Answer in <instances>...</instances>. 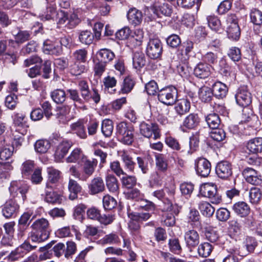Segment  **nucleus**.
Returning a JSON list of instances; mask_svg holds the SVG:
<instances>
[{
    "label": "nucleus",
    "instance_id": "f257e3e1",
    "mask_svg": "<svg viewBox=\"0 0 262 262\" xmlns=\"http://www.w3.org/2000/svg\"><path fill=\"white\" fill-rule=\"evenodd\" d=\"M134 127L133 124L122 121L116 126V133L122 143L130 145L134 140Z\"/></svg>",
    "mask_w": 262,
    "mask_h": 262
},
{
    "label": "nucleus",
    "instance_id": "f03ea898",
    "mask_svg": "<svg viewBox=\"0 0 262 262\" xmlns=\"http://www.w3.org/2000/svg\"><path fill=\"white\" fill-rule=\"evenodd\" d=\"M181 207L177 204H172L168 201V203H165L162 211V223L166 227H172L175 224L174 215H178L180 212Z\"/></svg>",
    "mask_w": 262,
    "mask_h": 262
},
{
    "label": "nucleus",
    "instance_id": "7ed1b4c3",
    "mask_svg": "<svg viewBox=\"0 0 262 262\" xmlns=\"http://www.w3.org/2000/svg\"><path fill=\"white\" fill-rule=\"evenodd\" d=\"M187 228L189 229H208L209 228V220L204 221L200 220L198 211L195 209H190L187 216Z\"/></svg>",
    "mask_w": 262,
    "mask_h": 262
},
{
    "label": "nucleus",
    "instance_id": "20e7f679",
    "mask_svg": "<svg viewBox=\"0 0 262 262\" xmlns=\"http://www.w3.org/2000/svg\"><path fill=\"white\" fill-rule=\"evenodd\" d=\"M200 192L203 196L208 198L212 204H219L222 202V196L217 191L216 186L213 183L202 184L200 188Z\"/></svg>",
    "mask_w": 262,
    "mask_h": 262
},
{
    "label": "nucleus",
    "instance_id": "39448f33",
    "mask_svg": "<svg viewBox=\"0 0 262 262\" xmlns=\"http://www.w3.org/2000/svg\"><path fill=\"white\" fill-rule=\"evenodd\" d=\"M78 85L81 96L84 101L88 102L92 100L96 104L99 102L100 95L96 89L93 88L90 90L88 83L84 80L80 81Z\"/></svg>",
    "mask_w": 262,
    "mask_h": 262
},
{
    "label": "nucleus",
    "instance_id": "423d86ee",
    "mask_svg": "<svg viewBox=\"0 0 262 262\" xmlns=\"http://www.w3.org/2000/svg\"><path fill=\"white\" fill-rule=\"evenodd\" d=\"M29 189V186L24 182L21 181H12L9 188L10 195L13 198L24 202L26 199V194Z\"/></svg>",
    "mask_w": 262,
    "mask_h": 262
},
{
    "label": "nucleus",
    "instance_id": "0eeeda50",
    "mask_svg": "<svg viewBox=\"0 0 262 262\" xmlns=\"http://www.w3.org/2000/svg\"><path fill=\"white\" fill-rule=\"evenodd\" d=\"M177 90L174 86L165 87L158 91V100L167 105L173 104L176 101Z\"/></svg>",
    "mask_w": 262,
    "mask_h": 262
},
{
    "label": "nucleus",
    "instance_id": "6e6552de",
    "mask_svg": "<svg viewBox=\"0 0 262 262\" xmlns=\"http://www.w3.org/2000/svg\"><path fill=\"white\" fill-rule=\"evenodd\" d=\"M163 52L162 44L158 38L150 39L146 47L147 55L151 59H157L161 57Z\"/></svg>",
    "mask_w": 262,
    "mask_h": 262
},
{
    "label": "nucleus",
    "instance_id": "1a4fd4ad",
    "mask_svg": "<svg viewBox=\"0 0 262 262\" xmlns=\"http://www.w3.org/2000/svg\"><path fill=\"white\" fill-rule=\"evenodd\" d=\"M235 98L236 103L243 107L249 105L252 101L251 94L246 86H241L237 90Z\"/></svg>",
    "mask_w": 262,
    "mask_h": 262
},
{
    "label": "nucleus",
    "instance_id": "9d476101",
    "mask_svg": "<svg viewBox=\"0 0 262 262\" xmlns=\"http://www.w3.org/2000/svg\"><path fill=\"white\" fill-rule=\"evenodd\" d=\"M140 131L141 135L148 138L152 135L155 139L159 137L158 126L155 123L143 122L140 125Z\"/></svg>",
    "mask_w": 262,
    "mask_h": 262
},
{
    "label": "nucleus",
    "instance_id": "9b49d317",
    "mask_svg": "<svg viewBox=\"0 0 262 262\" xmlns=\"http://www.w3.org/2000/svg\"><path fill=\"white\" fill-rule=\"evenodd\" d=\"M195 168L198 175L206 177L211 171V164L206 159L200 158L195 161Z\"/></svg>",
    "mask_w": 262,
    "mask_h": 262
},
{
    "label": "nucleus",
    "instance_id": "f8f14e48",
    "mask_svg": "<svg viewBox=\"0 0 262 262\" xmlns=\"http://www.w3.org/2000/svg\"><path fill=\"white\" fill-rule=\"evenodd\" d=\"M98 164L96 159H85L83 161L82 167V173L84 181H86L94 172Z\"/></svg>",
    "mask_w": 262,
    "mask_h": 262
},
{
    "label": "nucleus",
    "instance_id": "ddd939ff",
    "mask_svg": "<svg viewBox=\"0 0 262 262\" xmlns=\"http://www.w3.org/2000/svg\"><path fill=\"white\" fill-rule=\"evenodd\" d=\"M232 168L231 163L226 161H223L217 163L215 172L221 179H226L231 176Z\"/></svg>",
    "mask_w": 262,
    "mask_h": 262
},
{
    "label": "nucleus",
    "instance_id": "4468645a",
    "mask_svg": "<svg viewBox=\"0 0 262 262\" xmlns=\"http://www.w3.org/2000/svg\"><path fill=\"white\" fill-rule=\"evenodd\" d=\"M72 146V143L70 141L63 140L60 142L57 146L55 151V161L57 162H61Z\"/></svg>",
    "mask_w": 262,
    "mask_h": 262
},
{
    "label": "nucleus",
    "instance_id": "2eb2a0df",
    "mask_svg": "<svg viewBox=\"0 0 262 262\" xmlns=\"http://www.w3.org/2000/svg\"><path fill=\"white\" fill-rule=\"evenodd\" d=\"M42 51L45 54L59 55L62 49L59 42L46 40L43 42Z\"/></svg>",
    "mask_w": 262,
    "mask_h": 262
},
{
    "label": "nucleus",
    "instance_id": "dca6fc26",
    "mask_svg": "<svg viewBox=\"0 0 262 262\" xmlns=\"http://www.w3.org/2000/svg\"><path fill=\"white\" fill-rule=\"evenodd\" d=\"M242 174L246 181L250 184L258 185L262 183L261 177L258 175L257 171L253 168H246L243 171Z\"/></svg>",
    "mask_w": 262,
    "mask_h": 262
},
{
    "label": "nucleus",
    "instance_id": "f3484780",
    "mask_svg": "<svg viewBox=\"0 0 262 262\" xmlns=\"http://www.w3.org/2000/svg\"><path fill=\"white\" fill-rule=\"evenodd\" d=\"M13 124L16 127V131L21 133L22 134H26L27 128L29 127L27 122V118L26 116L21 113H17L14 115L13 118Z\"/></svg>",
    "mask_w": 262,
    "mask_h": 262
},
{
    "label": "nucleus",
    "instance_id": "a211bd4d",
    "mask_svg": "<svg viewBox=\"0 0 262 262\" xmlns=\"http://www.w3.org/2000/svg\"><path fill=\"white\" fill-rule=\"evenodd\" d=\"M17 201L10 199L6 202L2 209L3 215L6 218L11 217L18 212L19 206L17 203Z\"/></svg>",
    "mask_w": 262,
    "mask_h": 262
},
{
    "label": "nucleus",
    "instance_id": "6ab92c4d",
    "mask_svg": "<svg viewBox=\"0 0 262 262\" xmlns=\"http://www.w3.org/2000/svg\"><path fill=\"white\" fill-rule=\"evenodd\" d=\"M199 122L200 119L198 114L191 113L184 119L180 128L182 131L185 132V129H192L196 127Z\"/></svg>",
    "mask_w": 262,
    "mask_h": 262
},
{
    "label": "nucleus",
    "instance_id": "aec40b11",
    "mask_svg": "<svg viewBox=\"0 0 262 262\" xmlns=\"http://www.w3.org/2000/svg\"><path fill=\"white\" fill-rule=\"evenodd\" d=\"M89 193L95 195L103 192L105 189V185L103 179L99 177L93 179L88 186Z\"/></svg>",
    "mask_w": 262,
    "mask_h": 262
},
{
    "label": "nucleus",
    "instance_id": "412c9836",
    "mask_svg": "<svg viewBox=\"0 0 262 262\" xmlns=\"http://www.w3.org/2000/svg\"><path fill=\"white\" fill-rule=\"evenodd\" d=\"M119 156L124 164L125 168L128 172H134L136 163L133 161V158L130 156L128 152L123 150L119 152Z\"/></svg>",
    "mask_w": 262,
    "mask_h": 262
},
{
    "label": "nucleus",
    "instance_id": "4be33fe9",
    "mask_svg": "<svg viewBox=\"0 0 262 262\" xmlns=\"http://www.w3.org/2000/svg\"><path fill=\"white\" fill-rule=\"evenodd\" d=\"M212 69L211 66L204 62H200L194 69V74L199 78H205L210 75Z\"/></svg>",
    "mask_w": 262,
    "mask_h": 262
},
{
    "label": "nucleus",
    "instance_id": "5701e85b",
    "mask_svg": "<svg viewBox=\"0 0 262 262\" xmlns=\"http://www.w3.org/2000/svg\"><path fill=\"white\" fill-rule=\"evenodd\" d=\"M190 108V102L187 99L178 100L175 103L174 110L177 114L182 116L188 113Z\"/></svg>",
    "mask_w": 262,
    "mask_h": 262
},
{
    "label": "nucleus",
    "instance_id": "b1692460",
    "mask_svg": "<svg viewBox=\"0 0 262 262\" xmlns=\"http://www.w3.org/2000/svg\"><path fill=\"white\" fill-rule=\"evenodd\" d=\"M127 16L128 21L135 26L140 25L142 21V12L135 8H131L128 10Z\"/></svg>",
    "mask_w": 262,
    "mask_h": 262
},
{
    "label": "nucleus",
    "instance_id": "393cba45",
    "mask_svg": "<svg viewBox=\"0 0 262 262\" xmlns=\"http://www.w3.org/2000/svg\"><path fill=\"white\" fill-rule=\"evenodd\" d=\"M106 186L110 192L118 193L119 190V182L116 177L108 174L105 178Z\"/></svg>",
    "mask_w": 262,
    "mask_h": 262
},
{
    "label": "nucleus",
    "instance_id": "a878e982",
    "mask_svg": "<svg viewBox=\"0 0 262 262\" xmlns=\"http://www.w3.org/2000/svg\"><path fill=\"white\" fill-rule=\"evenodd\" d=\"M84 124V120H79L70 125L71 130L81 139H85L87 137Z\"/></svg>",
    "mask_w": 262,
    "mask_h": 262
},
{
    "label": "nucleus",
    "instance_id": "bb28decb",
    "mask_svg": "<svg viewBox=\"0 0 262 262\" xmlns=\"http://www.w3.org/2000/svg\"><path fill=\"white\" fill-rule=\"evenodd\" d=\"M185 240L189 248H193L199 243V235L196 230H188L185 234Z\"/></svg>",
    "mask_w": 262,
    "mask_h": 262
},
{
    "label": "nucleus",
    "instance_id": "cd10ccee",
    "mask_svg": "<svg viewBox=\"0 0 262 262\" xmlns=\"http://www.w3.org/2000/svg\"><path fill=\"white\" fill-rule=\"evenodd\" d=\"M247 149L254 154L262 152V138H254L250 140L247 144Z\"/></svg>",
    "mask_w": 262,
    "mask_h": 262
},
{
    "label": "nucleus",
    "instance_id": "c85d7f7f",
    "mask_svg": "<svg viewBox=\"0 0 262 262\" xmlns=\"http://www.w3.org/2000/svg\"><path fill=\"white\" fill-rule=\"evenodd\" d=\"M212 90L214 96L219 99L225 97L228 92L227 86L220 81H216L212 85Z\"/></svg>",
    "mask_w": 262,
    "mask_h": 262
},
{
    "label": "nucleus",
    "instance_id": "c756f323",
    "mask_svg": "<svg viewBox=\"0 0 262 262\" xmlns=\"http://www.w3.org/2000/svg\"><path fill=\"white\" fill-rule=\"evenodd\" d=\"M156 168L157 171L165 172L168 169V161L166 156L159 154L155 157Z\"/></svg>",
    "mask_w": 262,
    "mask_h": 262
},
{
    "label": "nucleus",
    "instance_id": "7c9ffc66",
    "mask_svg": "<svg viewBox=\"0 0 262 262\" xmlns=\"http://www.w3.org/2000/svg\"><path fill=\"white\" fill-rule=\"evenodd\" d=\"M68 189L70 192L69 196V199L74 200L77 198L78 194L81 192L82 187L76 181L70 179Z\"/></svg>",
    "mask_w": 262,
    "mask_h": 262
},
{
    "label": "nucleus",
    "instance_id": "2f4dec72",
    "mask_svg": "<svg viewBox=\"0 0 262 262\" xmlns=\"http://www.w3.org/2000/svg\"><path fill=\"white\" fill-rule=\"evenodd\" d=\"M232 208L235 213L241 217L247 216L250 211L249 206L244 202L236 203L233 206Z\"/></svg>",
    "mask_w": 262,
    "mask_h": 262
},
{
    "label": "nucleus",
    "instance_id": "473e14b6",
    "mask_svg": "<svg viewBox=\"0 0 262 262\" xmlns=\"http://www.w3.org/2000/svg\"><path fill=\"white\" fill-rule=\"evenodd\" d=\"M138 167L143 174H147L149 170L151 164L150 158L148 157H138L136 159Z\"/></svg>",
    "mask_w": 262,
    "mask_h": 262
},
{
    "label": "nucleus",
    "instance_id": "72a5a7b5",
    "mask_svg": "<svg viewBox=\"0 0 262 262\" xmlns=\"http://www.w3.org/2000/svg\"><path fill=\"white\" fill-rule=\"evenodd\" d=\"M207 19L209 27L212 30L219 33H221L223 30L221 21L217 16L210 15L207 17Z\"/></svg>",
    "mask_w": 262,
    "mask_h": 262
},
{
    "label": "nucleus",
    "instance_id": "f704fd0d",
    "mask_svg": "<svg viewBox=\"0 0 262 262\" xmlns=\"http://www.w3.org/2000/svg\"><path fill=\"white\" fill-rule=\"evenodd\" d=\"M158 17L162 16H169L171 13V9L167 4H155L154 5Z\"/></svg>",
    "mask_w": 262,
    "mask_h": 262
},
{
    "label": "nucleus",
    "instance_id": "c9c22d12",
    "mask_svg": "<svg viewBox=\"0 0 262 262\" xmlns=\"http://www.w3.org/2000/svg\"><path fill=\"white\" fill-rule=\"evenodd\" d=\"M97 55L101 61L106 63L112 61L115 57V54L109 49L104 48L100 50Z\"/></svg>",
    "mask_w": 262,
    "mask_h": 262
},
{
    "label": "nucleus",
    "instance_id": "e433bc0d",
    "mask_svg": "<svg viewBox=\"0 0 262 262\" xmlns=\"http://www.w3.org/2000/svg\"><path fill=\"white\" fill-rule=\"evenodd\" d=\"M146 62L145 57L142 53L135 52L133 57V64L135 69L139 70L143 67Z\"/></svg>",
    "mask_w": 262,
    "mask_h": 262
},
{
    "label": "nucleus",
    "instance_id": "4c0bfd02",
    "mask_svg": "<svg viewBox=\"0 0 262 262\" xmlns=\"http://www.w3.org/2000/svg\"><path fill=\"white\" fill-rule=\"evenodd\" d=\"M199 209L203 215L211 216L214 211L215 208L207 202H201L199 204Z\"/></svg>",
    "mask_w": 262,
    "mask_h": 262
},
{
    "label": "nucleus",
    "instance_id": "58836bf2",
    "mask_svg": "<svg viewBox=\"0 0 262 262\" xmlns=\"http://www.w3.org/2000/svg\"><path fill=\"white\" fill-rule=\"evenodd\" d=\"M36 152L39 154L46 153L50 147V143L47 140H38L34 144Z\"/></svg>",
    "mask_w": 262,
    "mask_h": 262
},
{
    "label": "nucleus",
    "instance_id": "ea45409f",
    "mask_svg": "<svg viewBox=\"0 0 262 262\" xmlns=\"http://www.w3.org/2000/svg\"><path fill=\"white\" fill-rule=\"evenodd\" d=\"M205 120L208 126L212 129L217 128L221 123L220 118L215 113L208 115Z\"/></svg>",
    "mask_w": 262,
    "mask_h": 262
},
{
    "label": "nucleus",
    "instance_id": "a19ab883",
    "mask_svg": "<svg viewBox=\"0 0 262 262\" xmlns=\"http://www.w3.org/2000/svg\"><path fill=\"white\" fill-rule=\"evenodd\" d=\"M56 15V11L53 5H49L46 9V11L39 14V17L43 20H48L53 19Z\"/></svg>",
    "mask_w": 262,
    "mask_h": 262
},
{
    "label": "nucleus",
    "instance_id": "79ce46f5",
    "mask_svg": "<svg viewBox=\"0 0 262 262\" xmlns=\"http://www.w3.org/2000/svg\"><path fill=\"white\" fill-rule=\"evenodd\" d=\"M251 22L257 26L262 24V12L256 8H252L249 14Z\"/></svg>",
    "mask_w": 262,
    "mask_h": 262
},
{
    "label": "nucleus",
    "instance_id": "37998d69",
    "mask_svg": "<svg viewBox=\"0 0 262 262\" xmlns=\"http://www.w3.org/2000/svg\"><path fill=\"white\" fill-rule=\"evenodd\" d=\"M94 34L89 30L82 31L79 34V40L83 44L90 45L94 40Z\"/></svg>",
    "mask_w": 262,
    "mask_h": 262
},
{
    "label": "nucleus",
    "instance_id": "c03bdc74",
    "mask_svg": "<svg viewBox=\"0 0 262 262\" xmlns=\"http://www.w3.org/2000/svg\"><path fill=\"white\" fill-rule=\"evenodd\" d=\"M124 175L121 179L122 186L127 189L133 188L137 184L136 177L134 176L127 175L126 173Z\"/></svg>",
    "mask_w": 262,
    "mask_h": 262
},
{
    "label": "nucleus",
    "instance_id": "a18cd8bd",
    "mask_svg": "<svg viewBox=\"0 0 262 262\" xmlns=\"http://www.w3.org/2000/svg\"><path fill=\"white\" fill-rule=\"evenodd\" d=\"M49 234L47 230H34L31 232V236L33 241L40 243L47 239Z\"/></svg>",
    "mask_w": 262,
    "mask_h": 262
},
{
    "label": "nucleus",
    "instance_id": "49530a36",
    "mask_svg": "<svg viewBox=\"0 0 262 262\" xmlns=\"http://www.w3.org/2000/svg\"><path fill=\"white\" fill-rule=\"evenodd\" d=\"M213 94L212 90L207 86H202L199 90V97L202 101L205 102L210 101Z\"/></svg>",
    "mask_w": 262,
    "mask_h": 262
},
{
    "label": "nucleus",
    "instance_id": "de8ad7c7",
    "mask_svg": "<svg viewBox=\"0 0 262 262\" xmlns=\"http://www.w3.org/2000/svg\"><path fill=\"white\" fill-rule=\"evenodd\" d=\"M51 96L53 100L56 103H63L66 98L65 92L61 89H56L51 92Z\"/></svg>",
    "mask_w": 262,
    "mask_h": 262
},
{
    "label": "nucleus",
    "instance_id": "09e8293b",
    "mask_svg": "<svg viewBox=\"0 0 262 262\" xmlns=\"http://www.w3.org/2000/svg\"><path fill=\"white\" fill-rule=\"evenodd\" d=\"M114 127L112 120L105 119L102 121L101 124V131L105 137H110L112 135Z\"/></svg>",
    "mask_w": 262,
    "mask_h": 262
},
{
    "label": "nucleus",
    "instance_id": "8fccbe9b",
    "mask_svg": "<svg viewBox=\"0 0 262 262\" xmlns=\"http://www.w3.org/2000/svg\"><path fill=\"white\" fill-rule=\"evenodd\" d=\"M227 33L229 38L235 40H238L241 35L239 26L233 25V26L227 27Z\"/></svg>",
    "mask_w": 262,
    "mask_h": 262
},
{
    "label": "nucleus",
    "instance_id": "3c124183",
    "mask_svg": "<svg viewBox=\"0 0 262 262\" xmlns=\"http://www.w3.org/2000/svg\"><path fill=\"white\" fill-rule=\"evenodd\" d=\"M86 70L87 68L84 64L78 62H75L70 68L71 73L75 76L80 75L86 72Z\"/></svg>",
    "mask_w": 262,
    "mask_h": 262
},
{
    "label": "nucleus",
    "instance_id": "603ef678",
    "mask_svg": "<svg viewBox=\"0 0 262 262\" xmlns=\"http://www.w3.org/2000/svg\"><path fill=\"white\" fill-rule=\"evenodd\" d=\"M34 169H35L34 161L27 160L22 164L21 173L24 177H28Z\"/></svg>",
    "mask_w": 262,
    "mask_h": 262
},
{
    "label": "nucleus",
    "instance_id": "864d4df0",
    "mask_svg": "<svg viewBox=\"0 0 262 262\" xmlns=\"http://www.w3.org/2000/svg\"><path fill=\"white\" fill-rule=\"evenodd\" d=\"M261 195L260 189L257 187L251 188L249 192V200L252 204L258 203L260 200Z\"/></svg>",
    "mask_w": 262,
    "mask_h": 262
},
{
    "label": "nucleus",
    "instance_id": "5fc2aeb1",
    "mask_svg": "<svg viewBox=\"0 0 262 262\" xmlns=\"http://www.w3.org/2000/svg\"><path fill=\"white\" fill-rule=\"evenodd\" d=\"M212 249L211 245L208 243H204L199 246L198 251L199 255L206 257L210 255Z\"/></svg>",
    "mask_w": 262,
    "mask_h": 262
},
{
    "label": "nucleus",
    "instance_id": "6e6d98bb",
    "mask_svg": "<svg viewBox=\"0 0 262 262\" xmlns=\"http://www.w3.org/2000/svg\"><path fill=\"white\" fill-rule=\"evenodd\" d=\"M69 112V109L67 107H61L59 113L57 114V118L58 121L62 124H67L70 120V118L68 116Z\"/></svg>",
    "mask_w": 262,
    "mask_h": 262
},
{
    "label": "nucleus",
    "instance_id": "4d7b16f0",
    "mask_svg": "<svg viewBox=\"0 0 262 262\" xmlns=\"http://www.w3.org/2000/svg\"><path fill=\"white\" fill-rule=\"evenodd\" d=\"M45 199L47 202L52 204L60 203L61 202V196L52 191H47Z\"/></svg>",
    "mask_w": 262,
    "mask_h": 262
},
{
    "label": "nucleus",
    "instance_id": "13d9d810",
    "mask_svg": "<svg viewBox=\"0 0 262 262\" xmlns=\"http://www.w3.org/2000/svg\"><path fill=\"white\" fill-rule=\"evenodd\" d=\"M212 129L210 133V135L213 140L220 142L225 138L226 134L223 129L218 127Z\"/></svg>",
    "mask_w": 262,
    "mask_h": 262
},
{
    "label": "nucleus",
    "instance_id": "bf43d9fd",
    "mask_svg": "<svg viewBox=\"0 0 262 262\" xmlns=\"http://www.w3.org/2000/svg\"><path fill=\"white\" fill-rule=\"evenodd\" d=\"M82 156L83 154L81 149L77 148L74 149L69 156L67 158L66 161L68 163H75Z\"/></svg>",
    "mask_w": 262,
    "mask_h": 262
},
{
    "label": "nucleus",
    "instance_id": "052dcab7",
    "mask_svg": "<svg viewBox=\"0 0 262 262\" xmlns=\"http://www.w3.org/2000/svg\"><path fill=\"white\" fill-rule=\"evenodd\" d=\"M103 205L105 209L111 210L117 205V201L113 197L107 194L103 196Z\"/></svg>",
    "mask_w": 262,
    "mask_h": 262
},
{
    "label": "nucleus",
    "instance_id": "680f3d73",
    "mask_svg": "<svg viewBox=\"0 0 262 262\" xmlns=\"http://www.w3.org/2000/svg\"><path fill=\"white\" fill-rule=\"evenodd\" d=\"M125 195L127 199L139 201L142 200L143 195L137 188H133L126 192Z\"/></svg>",
    "mask_w": 262,
    "mask_h": 262
},
{
    "label": "nucleus",
    "instance_id": "e2e57ef3",
    "mask_svg": "<svg viewBox=\"0 0 262 262\" xmlns=\"http://www.w3.org/2000/svg\"><path fill=\"white\" fill-rule=\"evenodd\" d=\"M67 93L69 98L74 102L75 106L77 105L76 103L80 105L83 104V100L80 97L77 90L69 89L67 90Z\"/></svg>",
    "mask_w": 262,
    "mask_h": 262
},
{
    "label": "nucleus",
    "instance_id": "0e129e2a",
    "mask_svg": "<svg viewBox=\"0 0 262 262\" xmlns=\"http://www.w3.org/2000/svg\"><path fill=\"white\" fill-rule=\"evenodd\" d=\"M135 83L130 77H126L123 81L121 92L122 94L129 93L134 88Z\"/></svg>",
    "mask_w": 262,
    "mask_h": 262
},
{
    "label": "nucleus",
    "instance_id": "69168bd1",
    "mask_svg": "<svg viewBox=\"0 0 262 262\" xmlns=\"http://www.w3.org/2000/svg\"><path fill=\"white\" fill-rule=\"evenodd\" d=\"M86 206L82 204L77 205L74 209L73 216L74 218L79 221H81L84 214Z\"/></svg>",
    "mask_w": 262,
    "mask_h": 262
},
{
    "label": "nucleus",
    "instance_id": "338daca9",
    "mask_svg": "<svg viewBox=\"0 0 262 262\" xmlns=\"http://www.w3.org/2000/svg\"><path fill=\"white\" fill-rule=\"evenodd\" d=\"M228 55L234 62L238 61L241 59V50L237 47H233L230 48L228 52Z\"/></svg>",
    "mask_w": 262,
    "mask_h": 262
},
{
    "label": "nucleus",
    "instance_id": "774afa93",
    "mask_svg": "<svg viewBox=\"0 0 262 262\" xmlns=\"http://www.w3.org/2000/svg\"><path fill=\"white\" fill-rule=\"evenodd\" d=\"M87 54V51L85 49H79L75 51L73 55L76 62L84 63L86 60Z\"/></svg>",
    "mask_w": 262,
    "mask_h": 262
}]
</instances>
